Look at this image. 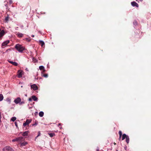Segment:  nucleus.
<instances>
[{"mask_svg": "<svg viewBox=\"0 0 151 151\" xmlns=\"http://www.w3.org/2000/svg\"><path fill=\"white\" fill-rule=\"evenodd\" d=\"M15 47L19 52L21 53H22L25 50L24 47L19 44L16 45Z\"/></svg>", "mask_w": 151, "mask_h": 151, "instance_id": "f257e3e1", "label": "nucleus"}, {"mask_svg": "<svg viewBox=\"0 0 151 151\" xmlns=\"http://www.w3.org/2000/svg\"><path fill=\"white\" fill-rule=\"evenodd\" d=\"M24 72L22 70H19L17 72L18 77L19 78H21L23 75L24 74Z\"/></svg>", "mask_w": 151, "mask_h": 151, "instance_id": "f03ea898", "label": "nucleus"}, {"mask_svg": "<svg viewBox=\"0 0 151 151\" xmlns=\"http://www.w3.org/2000/svg\"><path fill=\"white\" fill-rule=\"evenodd\" d=\"M12 149L9 146H6L3 149V151H12Z\"/></svg>", "mask_w": 151, "mask_h": 151, "instance_id": "7ed1b4c3", "label": "nucleus"}, {"mask_svg": "<svg viewBox=\"0 0 151 151\" xmlns=\"http://www.w3.org/2000/svg\"><path fill=\"white\" fill-rule=\"evenodd\" d=\"M31 119H27L25 123L23 124V126L25 127L26 125H28L31 122Z\"/></svg>", "mask_w": 151, "mask_h": 151, "instance_id": "20e7f679", "label": "nucleus"}, {"mask_svg": "<svg viewBox=\"0 0 151 151\" xmlns=\"http://www.w3.org/2000/svg\"><path fill=\"white\" fill-rule=\"evenodd\" d=\"M21 101V99L19 97H18L14 101V102L16 104H18L20 103Z\"/></svg>", "mask_w": 151, "mask_h": 151, "instance_id": "39448f33", "label": "nucleus"}, {"mask_svg": "<svg viewBox=\"0 0 151 151\" xmlns=\"http://www.w3.org/2000/svg\"><path fill=\"white\" fill-rule=\"evenodd\" d=\"M31 88L34 90H36L38 89V87L35 84H34L31 86Z\"/></svg>", "mask_w": 151, "mask_h": 151, "instance_id": "423d86ee", "label": "nucleus"}, {"mask_svg": "<svg viewBox=\"0 0 151 151\" xmlns=\"http://www.w3.org/2000/svg\"><path fill=\"white\" fill-rule=\"evenodd\" d=\"M9 42V40H7L4 42L1 45L2 46H6Z\"/></svg>", "mask_w": 151, "mask_h": 151, "instance_id": "0eeeda50", "label": "nucleus"}, {"mask_svg": "<svg viewBox=\"0 0 151 151\" xmlns=\"http://www.w3.org/2000/svg\"><path fill=\"white\" fill-rule=\"evenodd\" d=\"M131 5L133 6H136L137 7H139V5L135 1H132L131 3Z\"/></svg>", "mask_w": 151, "mask_h": 151, "instance_id": "6e6552de", "label": "nucleus"}, {"mask_svg": "<svg viewBox=\"0 0 151 151\" xmlns=\"http://www.w3.org/2000/svg\"><path fill=\"white\" fill-rule=\"evenodd\" d=\"M20 146L21 147H22L24 146H25L28 144V143L27 142H20Z\"/></svg>", "mask_w": 151, "mask_h": 151, "instance_id": "1a4fd4ad", "label": "nucleus"}, {"mask_svg": "<svg viewBox=\"0 0 151 151\" xmlns=\"http://www.w3.org/2000/svg\"><path fill=\"white\" fill-rule=\"evenodd\" d=\"M17 141L21 142L23 141V137H17Z\"/></svg>", "mask_w": 151, "mask_h": 151, "instance_id": "9d476101", "label": "nucleus"}, {"mask_svg": "<svg viewBox=\"0 0 151 151\" xmlns=\"http://www.w3.org/2000/svg\"><path fill=\"white\" fill-rule=\"evenodd\" d=\"M39 69L40 70H42V72H45V70L44 68V67L42 65L40 66L39 67Z\"/></svg>", "mask_w": 151, "mask_h": 151, "instance_id": "9b49d317", "label": "nucleus"}, {"mask_svg": "<svg viewBox=\"0 0 151 151\" xmlns=\"http://www.w3.org/2000/svg\"><path fill=\"white\" fill-rule=\"evenodd\" d=\"M16 35L18 37L20 38L22 37L24 35L22 33L18 32L16 34Z\"/></svg>", "mask_w": 151, "mask_h": 151, "instance_id": "f8f14e48", "label": "nucleus"}, {"mask_svg": "<svg viewBox=\"0 0 151 151\" xmlns=\"http://www.w3.org/2000/svg\"><path fill=\"white\" fill-rule=\"evenodd\" d=\"M5 34V32L3 30H2L0 32V38L2 37Z\"/></svg>", "mask_w": 151, "mask_h": 151, "instance_id": "ddd939ff", "label": "nucleus"}, {"mask_svg": "<svg viewBox=\"0 0 151 151\" xmlns=\"http://www.w3.org/2000/svg\"><path fill=\"white\" fill-rule=\"evenodd\" d=\"M9 62L15 66H17L18 65V63L16 62L10 61Z\"/></svg>", "mask_w": 151, "mask_h": 151, "instance_id": "4468645a", "label": "nucleus"}, {"mask_svg": "<svg viewBox=\"0 0 151 151\" xmlns=\"http://www.w3.org/2000/svg\"><path fill=\"white\" fill-rule=\"evenodd\" d=\"M32 99L34 101H37L38 99L34 95L32 96Z\"/></svg>", "mask_w": 151, "mask_h": 151, "instance_id": "2eb2a0df", "label": "nucleus"}, {"mask_svg": "<svg viewBox=\"0 0 151 151\" xmlns=\"http://www.w3.org/2000/svg\"><path fill=\"white\" fill-rule=\"evenodd\" d=\"M29 133V132L28 131H26L25 132H24L22 134V135L23 136H27Z\"/></svg>", "mask_w": 151, "mask_h": 151, "instance_id": "dca6fc26", "label": "nucleus"}, {"mask_svg": "<svg viewBox=\"0 0 151 151\" xmlns=\"http://www.w3.org/2000/svg\"><path fill=\"white\" fill-rule=\"evenodd\" d=\"M43 72H42V76L45 78H47L48 77V75L47 74H43Z\"/></svg>", "mask_w": 151, "mask_h": 151, "instance_id": "f3484780", "label": "nucleus"}, {"mask_svg": "<svg viewBox=\"0 0 151 151\" xmlns=\"http://www.w3.org/2000/svg\"><path fill=\"white\" fill-rule=\"evenodd\" d=\"M128 136L126 134H124L122 135V140H124L125 138H126Z\"/></svg>", "mask_w": 151, "mask_h": 151, "instance_id": "a211bd4d", "label": "nucleus"}, {"mask_svg": "<svg viewBox=\"0 0 151 151\" xmlns=\"http://www.w3.org/2000/svg\"><path fill=\"white\" fill-rule=\"evenodd\" d=\"M44 115V112L43 111H41L39 113V115L40 117H42Z\"/></svg>", "mask_w": 151, "mask_h": 151, "instance_id": "6ab92c4d", "label": "nucleus"}, {"mask_svg": "<svg viewBox=\"0 0 151 151\" xmlns=\"http://www.w3.org/2000/svg\"><path fill=\"white\" fill-rule=\"evenodd\" d=\"M48 134L51 137H54L55 135V134L54 133H49Z\"/></svg>", "mask_w": 151, "mask_h": 151, "instance_id": "aec40b11", "label": "nucleus"}, {"mask_svg": "<svg viewBox=\"0 0 151 151\" xmlns=\"http://www.w3.org/2000/svg\"><path fill=\"white\" fill-rule=\"evenodd\" d=\"M4 99V97L2 94H0V101L3 100Z\"/></svg>", "mask_w": 151, "mask_h": 151, "instance_id": "412c9836", "label": "nucleus"}, {"mask_svg": "<svg viewBox=\"0 0 151 151\" xmlns=\"http://www.w3.org/2000/svg\"><path fill=\"white\" fill-rule=\"evenodd\" d=\"M39 42L40 44H41V46L42 47L45 44L44 42L43 41L41 40H40Z\"/></svg>", "mask_w": 151, "mask_h": 151, "instance_id": "4be33fe9", "label": "nucleus"}, {"mask_svg": "<svg viewBox=\"0 0 151 151\" xmlns=\"http://www.w3.org/2000/svg\"><path fill=\"white\" fill-rule=\"evenodd\" d=\"M6 101L9 104H10L11 103V99L9 98H7L6 99Z\"/></svg>", "mask_w": 151, "mask_h": 151, "instance_id": "5701e85b", "label": "nucleus"}, {"mask_svg": "<svg viewBox=\"0 0 151 151\" xmlns=\"http://www.w3.org/2000/svg\"><path fill=\"white\" fill-rule=\"evenodd\" d=\"M126 142L128 144L129 142V137L128 136L126 138Z\"/></svg>", "mask_w": 151, "mask_h": 151, "instance_id": "b1692460", "label": "nucleus"}, {"mask_svg": "<svg viewBox=\"0 0 151 151\" xmlns=\"http://www.w3.org/2000/svg\"><path fill=\"white\" fill-rule=\"evenodd\" d=\"M16 119V118L15 117H12L11 119V120L14 122V121Z\"/></svg>", "mask_w": 151, "mask_h": 151, "instance_id": "393cba45", "label": "nucleus"}, {"mask_svg": "<svg viewBox=\"0 0 151 151\" xmlns=\"http://www.w3.org/2000/svg\"><path fill=\"white\" fill-rule=\"evenodd\" d=\"M119 139H120L122 135V132L120 131L119 132Z\"/></svg>", "mask_w": 151, "mask_h": 151, "instance_id": "a878e982", "label": "nucleus"}, {"mask_svg": "<svg viewBox=\"0 0 151 151\" xmlns=\"http://www.w3.org/2000/svg\"><path fill=\"white\" fill-rule=\"evenodd\" d=\"M9 16L8 15L7 17H6L5 19V20L6 22H7L9 20Z\"/></svg>", "mask_w": 151, "mask_h": 151, "instance_id": "bb28decb", "label": "nucleus"}, {"mask_svg": "<svg viewBox=\"0 0 151 151\" xmlns=\"http://www.w3.org/2000/svg\"><path fill=\"white\" fill-rule=\"evenodd\" d=\"M40 132H38V134L37 136L36 137V139L38 136H40Z\"/></svg>", "mask_w": 151, "mask_h": 151, "instance_id": "cd10ccee", "label": "nucleus"}, {"mask_svg": "<svg viewBox=\"0 0 151 151\" xmlns=\"http://www.w3.org/2000/svg\"><path fill=\"white\" fill-rule=\"evenodd\" d=\"M12 142H15V141H17V138L16 139H12Z\"/></svg>", "mask_w": 151, "mask_h": 151, "instance_id": "c85d7f7f", "label": "nucleus"}, {"mask_svg": "<svg viewBox=\"0 0 151 151\" xmlns=\"http://www.w3.org/2000/svg\"><path fill=\"white\" fill-rule=\"evenodd\" d=\"M138 2H142L143 0H136Z\"/></svg>", "mask_w": 151, "mask_h": 151, "instance_id": "c756f323", "label": "nucleus"}, {"mask_svg": "<svg viewBox=\"0 0 151 151\" xmlns=\"http://www.w3.org/2000/svg\"><path fill=\"white\" fill-rule=\"evenodd\" d=\"M15 126H16V127H18L17 123L16 122H15Z\"/></svg>", "mask_w": 151, "mask_h": 151, "instance_id": "7c9ffc66", "label": "nucleus"}, {"mask_svg": "<svg viewBox=\"0 0 151 151\" xmlns=\"http://www.w3.org/2000/svg\"><path fill=\"white\" fill-rule=\"evenodd\" d=\"M20 103V104L21 105L22 104H23L24 103V101L21 102Z\"/></svg>", "mask_w": 151, "mask_h": 151, "instance_id": "2f4dec72", "label": "nucleus"}, {"mask_svg": "<svg viewBox=\"0 0 151 151\" xmlns=\"http://www.w3.org/2000/svg\"><path fill=\"white\" fill-rule=\"evenodd\" d=\"M32 98H29V99L28 100H29V101H32Z\"/></svg>", "mask_w": 151, "mask_h": 151, "instance_id": "473e14b6", "label": "nucleus"}, {"mask_svg": "<svg viewBox=\"0 0 151 151\" xmlns=\"http://www.w3.org/2000/svg\"><path fill=\"white\" fill-rule=\"evenodd\" d=\"M26 40H27L28 41H30V39H29L28 38H26Z\"/></svg>", "mask_w": 151, "mask_h": 151, "instance_id": "72a5a7b5", "label": "nucleus"}, {"mask_svg": "<svg viewBox=\"0 0 151 151\" xmlns=\"http://www.w3.org/2000/svg\"><path fill=\"white\" fill-rule=\"evenodd\" d=\"M1 112H0V119H1Z\"/></svg>", "mask_w": 151, "mask_h": 151, "instance_id": "f704fd0d", "label": "nucleus"}, {"mask_svg": "<svg viewBox=\"0 0 151 151\" xmlns=\"http://www.w3.org/2000/svg\"><path fill=\"white\" fill-rule=\"evenodd\" d=\"M12 1H11V0H10V1H9V3H10V4H12Z\"/></svg>", "mask_w": 151, "mask_h": 151, "instance_id": "c9c22d12", "label": "nucleus"}, {"mask_svg": "<svg viewBox=\"0 0 151 151\" xmlns=\"http://www.w3.org/2000/svg\"><path fill=\"white\" fill-rule=\"evenodd\" d=\"M5 6L6 7H7V4H5Z\"/></svg>", "mask_w": 151, "mask_h": 151, "instance_id": "e433bc0d", "label": "nucleus"}, {"mask_svg": "<svg viewBox=\"0 0 151 151\" xmlns=\"http://www.w3.org/2000/svg\"><path fill=\"white\" fill-rule=\"evenodd\" d=\"M32 37H34V35H32Z\"/></svg>", "mask_w": 151, "mask_h": 151, "instance_id": "4c0bfd02", "label": "nucleus"}, {"mask_svg": "<svg viewBox=\"0 0 151 151\" xmlns=\"http://www.w3.org/2000/svg\"><path fill=\"white\" fill-rule=\"evenodd\" d=\"M114 145H115L116 144V143H115V142L114 143Z\"/></svg>", "mask_w": 151, "mask_h": 151, "instance_id": "58836bf2", "label": "nucleus"}, {"mask_svg": "<svg viewBox=\"0 0 151 151\" xmlns=\"http://www.w3.org/2000/svg\"><path fill=\"white\" fill-rule=\"evenodd\" d=\"M10 50V49H9L6 50V51H7L8 50Z\"/></svg>", "mask_w": 151, "mask_h": 151, "instance_id": "ea45409f", "label": "nucleus"}, {"mask_svg": "<svg viewBox=\"0 0 151 151\" xmlns=\"http://www.w3.org/2000/svg\"><path fill=\"white\" fill-rule=\"evenodd\" d=\"M1 122V120L0 119V123Z\"/></svg>", "mask_w": 151, "mask_h": 151, "instance_id": "a19ab883", "label": "nucleus"}, {"mask_svg": "<svg viewBox=\"0 0 151 151\" xmlns=\"http://www.w3.org/2000/svg\"><path fill=\"white\" fill-rule=\"evenodd\" d=\"M116 151H118V150H116Z\"/></svg>", "mask_w": 151, "mask_h": 151, "instance_id": "79ce46f5", "label": "nucleus"}, {"mask_svg": "<svg viewBox=\"0 0 151 151\" xmlns=\"http://www.w3.org/2000/svg\"><path fill=\"white\" fill-rule=\"evenodd\" d=\"M36 124H35V125H36Z\"/></svg>", "mask_w": 151, "mask_h": 151, "instance_id": "37998d69", "label": "nucleus"}, {"mask_svg": "<svg viewBox=\"0 0 151 151\" xmlns=\"http://www.w3.org/2000/svg\"><path fill=\"white\" fill-rule=\"evenodd\" d=\"M1 30L0 29V32H1Z\"/></svg>", "mask_w": 151, "mask_h": 151, "instance_id": "c03bdc74", "label": "nucleus"}]
</instances>
